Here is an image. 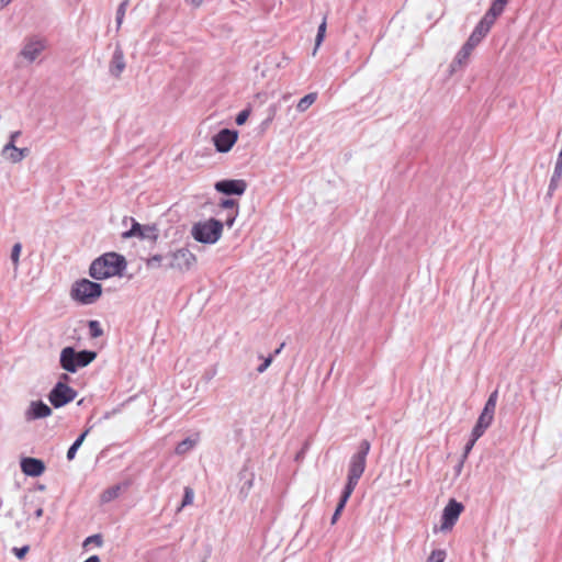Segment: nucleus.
I'll return each instance as SVG.
<instances>
[{"instance_id":"obj_1","label":"nucleus","mask_w":562,"mask_h":562,"mask_svg":"<svg viewBox=\"0 0 562 562\" xmlns=\"http://www.w3.org/2000/svg\"><path fill=\"white\" fill-rule=\"evenodd\" d=\"M126 265L124 256L116 252H106L92 261L89 274L95 280L122 276Z\"/></svg>"},{"instance_id":"obj_2","label":"nucleus","mask_w":562,"mask_h":562,"mask_svg":"<svg viewBox=\"0 0 562 562\" xmlns=\"http://www.w3.org/2000/svg\"><path fill=\"white\" fill-rule=\"evenodd\" d=\"M97 358V352L91 350L77 351L74 347H65L60 351L59 364L70 373L89 366Z\"/></svg>"},{"instance_id":"obj_3","label":"nucleus","mask_w":562,"mask_h":562,"mask_svg":"<svg viewBox=\"0 0 562 562\" xmlns=\"http://www.w3.org/2000/svg\"><path fill=\"white\" fill-rule=\"evenodd\" d=\"M223 223L215 218L198 222L192 226L191 235L202 244H215L222 236Z\"/></svg>"},{"instance_id":"obj_4","label":"nucleus","mask_w":562,"mask_h":562,"mask_svg":"<svg viewBox=\"0 0 562 562\" xmlns=\"http://www.w3.org/2000/svg\"><path fill=\"white\" fill-rule=\"evenodd\" d=\"M102 294V286L100 283L90 281L88 279H81L76 281L70 291L72 300L77 301L82 305H89L94 303Z\"/></svg>"},{"instance_id":"obj_5","label":"nucleus","mask_w":562,"mask_h":562,"mask_svg":"<svg viewBox=\"0 0 562 562\" xmlns=\"http://www.w3.org/2000/svg\"><path fill=\"white\" fill-rule=\"evenodd\" d=\"M166 267L180 272L189 271L196 262V257L187 248H180L166 255Z\"/></svg>"},{"instance_id":"obj_6","label":"nucleus","mask_w":562,"mask_h":562,"mask_svg":"<svg viewBox=\"0 0 562 562\" xmlns=\"http://www.w3.org/2000/svg\"><path fill=\"white\" fill-rule=\"evenodd\" d=\"M77 396V391L59 381L55 384L48 394V400L55 408H59L70 402Z\"/></svg>"},{"instance_id":"obj_7","label":"nucleus","mask_w":562,"mask_h":562,"mask_svg":"<svg viewBox=\"0 0 562 562\" xmlns=\"http://www.w3.org/2000/svg\"><path fill=\"white\" fill-rule=\"evenodd\" d=\"M464 507L460 502H457L454 498H451L442 512V522L440 526L441 531L451 530L459 519L460 514L463 512Z\"/></svg>"},{"instance_id":"obj_8","label":"nucleus","mask_w":562,"mask_h":562,"mask_svg":"<svg viewBox=\"0 0 562 562\" xmlns=\"http://www.w3.org/2000/svg\"><path fill=\"white\" fill-rule=\"evenodd\" d=\"M496 16L492 15L490 12H486L477 25L474 27L467 43L473 46L474 48L481 43V41L487 35L492 25L496 21Z\"/></svg>"},{"instance_id":"obj_9","label":"nucleus","mask_w":562,"mask_h":562,"mask_svg":"<svg viewBox=\"0 0 562 562\" xmlns=\"http://www.w3.org/2000/svg\"><path fill=\"white\" fill-rule=\"evenodd\" d=\"M364 469H366V460L351 457L350 463H349V470H348V480H347V484L345 485V488H344L347 491V493L353 492L361 475L364 472Z\"/></svg>"},{"instance_id":"obj_10","label":"nucleus","mask_w":562,"mask_h":562,"mask_svg":"<svg viewBox=\"0 0 562 562\" xmlns=\"http://www.w3.org/2000/svg\"><path fill=\"white\" fill-rule=\"evenodd\" d=\"M238 138V132L224 128L213 137V143L217 151L227 153L234 146Z\"/></svg>"},{"instance_id":"obj_11","label":"nucleus","mask_w":562,"mask_h":562,"mask_svg":"<svg viewBox=\"0 0 562 562\" xmlns=\"http://www.w3.org/2000/svg\"><path fill=\"white\" fill-rule=\"evenodd\" d=\"M215 189L226 195H241L247 189V183L241 179L221 180L215 183Z\"/></svg>"},{"instance_id":"obj_12","label":"nucleus","mask_w":562,"mask_h":562,"mask_svg":"<svg viewBox=\"0 0 562 562\" xmlns=\"http://www.w3.org/2000/svg\"><path fill=\"white\" fill-rule=\"evenodd\" d=\"M44 49L45 43L40 38L33 37L24 43L19 55L29 63H33Z\"/></svg>"},{"instance_id":"obj_13","label":"nucleus","mask_w":562,"mask_h":562,"mask_svg":"<svg viewBox=\"0 0 562 562\" xmlns=\"http://www.w3.org/2000/svg\"><path fill=\"white\" fill-rule=\"evenodd\" d=\"M52 415V408L42 401H32L24 413L26 422L45 418Z\"/></svg>"},{"instance_id":"obj_14","label":"nucleus","mask_w":562,"mask_h":562,"mask_svg":"<svg viewBox=\"0 0 562 562\" xmlns=\"http://www.w3.org/2000/svg\"><path fill=\"white\" fill-rule=\"evenodd\" d=\"M125 67L124 52L121 45L116 44L109 64V72L112 77L120 78Z\"/></svg>"},{"instance_id":"obj_15","label":"nucleus","mask_w":562,"mask_h":562,"mask_svg":"<svg viewBox=\"0 0 562 562\" xmlns=\"http://www.w3.org/2000/svg\"><path fill=\"white\" fill-rule=\"evenodd\" d=\"M238 477L240 482L239 497L241 499H246L250 490L254 486L255 473L249 470L248 464L246 463L239 471Z\"/></svg>"},{"instance_id":"obj_16","label":"nucleus","mask_w":562,"mask_h":562,"mask_svg":"<svg viewBox=\"0 0 562 562\" xmlns=\"http://www.w3.org/2000/svg\"><path fill=\"white\" fill-rule=\"evenodd\" d=\"M21 470L24 474L36 477L44 473L45 464L40 459L27 457L21 460Z\"/></svg>"},{"instance_id":"obj_17","label":"nucleus","mask_w":562,"mask_h":562,"mask_svg":"<svg viewBox=\"0 0 562 562\" xmlns=\"http://www.w3.org/2000/svg\"><path fill=\"white\" fill-rule=\"evenodd\" d=\"M473 49L474 47L465 42L452 60L450 65V71L456 72L460 68L464 67L468 64L469 57L471 56Z\"/></svg>"},{"instance_id":"obj_18","label":"nucleus","mask_w":562,"mask_h":562,"mask_svg":"<svg viewBox=\"0 0 562 562\" xmlns=\"http://www.w3.org/2000/svg\"><path fill=\"white\" fill-rule=\"evenodd\" d=\"M493 419V416L481 413L472 429L471 436L474 437V439L482 437L485 430L491 426Z\"/></svg>"},{"instance_id":"obj_19","label":"nucleus","mask_w":562,"mask_h":562,"mask_svg":"<svg viewBox=\"0 0 562 562\" xmlns=\"http://www.w3.org/2000/svg\"><path fill=\"white\" fill-rule=\"evenodd\" d=\"M43 505H44V502L41 498L25 497L24 505H23L24 513L29 515L31 513V510H33L34 516L36 518H41L44 513Z\"/></svg>"},{"instance_id":"obj_20","label":"nucleus","mask_w":562,"mask_h":562,"mask_svg":"<svg viewBox=\"0 0 562 562\" xmlns=\"http://www.w3.org/2000/svg\"><path fill=\"white\" fill-rule=\"evenodd\" d=\"M133 224H132V227L131 229L124 232L122 234L123 238H131V237H139V235L142 234L143 231H148L151 233V235H154V232L156 231V227L155 226H148V225H140L138 222H136L135 220H133Z\"/></svg>"},{"instance_id":"obj_21","label":"nucleus","mask_w":562,"mask_h":562,"mask_svg":"<svg viewBox=\"0 0 562 562\" xmlns=\"http://www.w3.org/2000/svg\"><path fill=\"white\" fill-rule=\"evenodd\" d=\"M562 178V167L554 166L553 173L550 179L549 188H548V195L551 196L553 192L558 189L560 181Z\"/></svg>"},{"instance_id":"obj_22","label":"nucleus","mask_w":562,"mask_h":562,"mask_svg":"<svg viewBox=\"0 0 562 562\" xmlns=\"http://www.w3.org/2000/svg\"><path fill=\"white\" fill-rule=\"evenodd\" d=\"M351 492H348L346 490L342 491L340 499L336 506V509L334 512V515L331 517V524H336L337 519L339 518L341 512L344 510L349 497L351 496Z\"/></svg>"},{"instance_id":"obj_23","label":"nucleus","mask_w":562,"mask_h":562,"mask_svg":"<svg viewBox=\"0 0 562 562\" xmlns=\"http://www.w3.org/2000/svg\"><path fill=\"white\" fill-rule=\"evenodd\" d=\"M196 442L198 439L188 437L177 445L175 452L179 456L186 454L195 447Z\"/></svg>"},{"instance_id":"obj_24","label":"nucleus","mask_w":562,"mask_h":562,"mask_svg":"<svg viewBox=\"0 0 562 562\" xmlns=\"http://www.w3.org/2000/svg\"><path fill=\"white\" fill-rule=\"evenodd\" d=\"M497 398H498V391L495 390L490 394L482 413L494 417Z\"/></svg>"},{"instance_id":"obj_25","label":"nucleus","mask_w":562,"mask_h":562,"mask_svg":"<svg viewBox=\"0 0 562 562\" xmlns=\"http://www.w3.org/2000/svg\"><path fill=\"white\" fill-rule=\"evenodd\" d=\"M317 99L316 92L304 95L296 104V110L301 113L305 112Z\"/></svg>"},{"instance_id":"obj_26","label":"nucleus","mask_w":562,"mask_h":562,"mask_svg":"<svg viewBox=\"0 0 562 562\" xmlns=\"http://www.w3.org/2000/svg\"><path fill=\"white\" fill-rule=\"evenodd\" d=\"M121 490H122V487L120 484L106 488L101 494V502L109 503V502L115 499L116 497H119Z\"/></svg>"},{"instance_id":"obj_27","label":"nucleus","mask_w":562,"mask_h":562,"mask_svg":"<svg viewBox=\"0 0 562 562\" xmlns=\"http://www.w3.org/2000/svg\"><path fill=\"white\" fill-rule=\"evenodd\" d=\"M90 429H87L86 431H83L75 441L74 443L69 447L68 451H67V459L70 461L72 459H75L76 457V453H77V450L80 448V446L82 445L86 436L88 435Z\"/></svg>"},{"instance_id":"obj_28","label":"nucleus","mask_w":562,"mask_h":562,"mask_svg":"<svg viewBox=\"0 0 562 562\" xmlns=\"http://www.w3.org/2000/svg\"><path fill=\"white\" fill-rule=\"evenodd\" d=\"M29 153H30L29 148H18V147H15V149H12L10 151V154L7 155V157L12 162H20L23 158H25L29 155Z\"/></svg>"},{"instance_id":"obj_29","label":"nucleus","mask_w":562,"mask_h":562,"mask_svg":"<svg viewBox=\"0 0 562 562\" xmlns=\"http://www.w3.org/2000/svg\"><path fill=\"white\" fill-rule=\"evenodd\" d=\"M508 1L509 0H494L487 12L498 18L503 13Z\"/></svg>"},{"instance_id":"obj_30","label":"nucleus","mask_w":562,"mask_h":562,"mask_svg":"<svg viewBox=\"0 0 562 562\" xmlns=\"http://www.w3.org/2000/svg\"><path fill=\"white\" fill-rule=\"evenodd\" d=\"M128 3H130V0H123L116 10V27H117V30L121 27V25L123 23Z\"/></svg>"},{"instance_id":"obj_31","label":"nucleus","mask_w":562,"mask_h":562,"mask_svg":"<svg viewBox=\"0 0 562 562\" xmlns=\"http://www.w3.org/2000/svg\"><path fill=\"white\" fill-rule=\"evenodd\" d=\"M183 498L182 503L178 508V512H180L183 507L189 506L193 503L194 498V491L190 486H186L183 491Z\"/></svg>"},{"instance_id":"obj_32","label":"nucleus","mask_w":562,"mask_h":562,"mask_svg":"<svg viewBox=\"0 0 562 562\" xmlns=\"http://www.w3.org/2000/svg\"><path fill=\"white\" fill-rule=\"evenodd\" d=\"M370 451V442L368 440H362L359 445L358 452L355 453L352 457L367 460V456Z\"/></svg>"},{"instance_id":"obj_33","label":"nucleus","mask_w":562,"mask_h":562,"mask_svg":"<svg viewBox=\"0 0 562 562\" xmlns=\"http://www.w3.org/2000/svg\"><path fill=\"white\" fill-rule=\"evenodd\" d=\"M325 33H326V19H324L323 22L318 26L316 38H315L314 53L316 52V49L321 46L322 42L324 41Z\"/></svg>"},{"instance_id":"obj_34","label":"nucleus","mask_w":562,"mask_h":562,"mask_svg":"<svg viewBox=\"0 0 562 562\" xmlns=\"http://www.w3.org/2000/svg\"><path fill=\"white\" fill-rule=\"evenodd\" d=\"M21 135V132L20 131H15L13 133H11L10 135V140L9 143L3 147L2 149V155L3 156H7L9 151H11L12 149H15V139Z\"/></svg>"},{"instance_id":"obj_35","label":"nucleus","mask_w":562,"mask_h":562,"mask_svg":"<svg viewBox=\"0 0 562 562\" xmlns=\"http://www.w3.org/2000/svg\"><path fill=\"white\" fill-rule=\"evenodd\" d=\"M89 329H90V335L93 338L100 337L103 334L98 321H90Z\"/></svg>"},{"instance_id":"obj_36","label":"nucleus","mask_w":562,"mask_h":562,"mask_svg":"<svg viewBox=\"0 0 562 562\" xmlns=\"http://www.w3.org/2000/svg\"><path fill=\"white\" fill-rule=\"evenodd\" d=\"M164 259H166V256L155 255L147 260L146 266L148 268H158Z\"/></svg>"},{"instance_id":"obj_37","label":"nucleus","mask_w":562,"mask_h":562,"mask_svg":"<svg viewBox=\"0 0 562 562\" xmlns=\"http://www.w3.org/2000/svg\"><path fill=\"white\" fill-rule=\"evenodd\" d=\"M249 114H250V110L249 109H245L243 111H240L236 119H235V122L237 125H243L245 124V122L248 120L249 117Z\"/></svg>"},{"instance_id":"obj_38","label":"nucleus","mask_w":562,"mask_h":562,"mask_svg":"<svg viewBox=\"0 0 562 562\" xmlns=\"http://www.w3.org/2000/svg\"><path fill=\"white\" fill-rule=\"evenodd\" d=\"M445 560V552L441 550L432 551L429 555L427 562H443Z\"/></svg>"},{"instance_id":"obj_39","label":"nucleus","mask_w":562,"mask_h":562,"mask_svg":"<svg viewBox=\"0 0 562 562\" xmlns=\"http://www.w3.org/2000/svg\"><path fill=\"white\" fill-rule=\"evenodd\" d=\"M225 210L237 211V202L233 199L223 200L220 204Z\"/></svg>"},{"instance_id":"obj_40","label":"nucleus","mask_w":562,"mask_h":562,"mask_svg":"<svg viewBox=\"0 0 562 562\" xmlns=\"http://www.w3.org/2000/svg\"><path fill=\"white\" fill-rule=\"evenodd\" d=\"M21 249H22V246L19 243H16L12 247L11 260L13 261L14 265H18V262H19V257H20V254H21Z\"/></svg>"},{"instance_id":"obj_41","label":"nucleus","mask_w":562,"mask_h":562,"mask_svg":"<svg viewBox=\"0 0 562 562\" xmlns=\"http://www.w3.org/2000/svg\"><path fill=\"white\" fill-rule=\"evenodd\" d=\"M272 360H273V356L272 355H270L269 357L265 358L263 362L257 368V372L258 373H263L269 368V366L272 363Z\"/></svg>"},{"instance_id":"obj_42","label":"nucleus","mask_w":562,"mask_h":562,"mask_svg":"<svg viewBox=\"0 0 562 562\" xmlns=\"http://www.w3.org/2000/svg\"><path fill=\"white\" fill-rule=\"evenodd\" d=\"M268 112H269L268 117L263 121L265 125H268L274 119V116L277 114V105L276 104L270 105L268 109Z\"/></svg>"},{"instance_id":"obj_43","label":"nucleus","mask_w":562,"mask_h":562,"mask_svg":"<svg viewBox=\"0 0 562 562\" xmlns=\"http://www.w3.org/2000/svg\"><path fill=\"white\" fill-rule=\"evenodd\" d=\"M30 550V547L29 546H24V547H21V548H13V553L15 554V557L18 559H23L26 553L29 552Z\"/></svg>"},{"instance_id":"obj_44","label":"nucleus","mask_w":562,"mask_h":562,"mask_svg":"<svg viewBox=\"0 0 562 562\" xmlns=\"http://www.w3.org/2000/svg\"><path fill=\"white\" fill-rule=\"evenodd\" d=\"M91 542H94L97 546H101L102 544V537L100 535L90 536V537H88L85 540V546L88 544V543H91Z\"/></svg>"},{"instance_id":"obj_45","label":"nucleus","mask_w":562,"mask_h":562,"mask_svg":"<svg viewBox=\"0 0 562 562\" xmlns=\"http://www.w3.org/2000/svg\"><path fill=\"white\" fill-rule=\"evenodd\" d=\"M477 439H474V437L471 436V439L470 441L465 445L464 447V453H463V457L467 458L469 452L471 451V449L473 448L474 443L476 442Z\"/></svg>"},{"instance_id":"obj_46","label":"nucleus","mask_w":562,"mask_h":562,"mask_svg":"<svg viewBox=\"0 0 562 562\" xmlns=\"http://www.w3.org/2000/svg\"><path fill=\"white\" fill-rule=\"evenodd\" d=\"M139 238L156 239L157 238V229L154 232V235H151V233L148 231H143L142 234L139 235Z\"/></svg>"},{"instance_id":"obj_47","label":"nucleus","mask_w":562,"mask_h":562,"mask_svg":"<svg viewBox=\"0 0 562 562\" xmlns=\"http://www.w3.org/2000/svg\"><path fill=\"white\" fill-rule=\"evenodd\" d=\"M237 213H238L237 211H233V212H231L229 216H228V217H227V220H226V225H227L228 227H232V226H233V224H234V222H235V218H236V216H237Z\"/></svg>"},{"instance_id":"obj_48","label":"nucleus","mask_w":562,"mask_h":562,"mask_svg":"<svg viewBox=\"0 0 562 562\" xmlns=\"http://www.w3.org/2000/svg\"><path fill=\"white\" fill-rule=\"evenodd\" d=\"M83 562H100V559L98 555H91Z\"/></svg>"},{"instance_id":"obj_49","label":"nucleus","mask_w":562,"mask_h":562,"mask_svg":"<svg viewBox=\"0 0 562 562\" xmlns=\"http://www.w3.org/2000/svg\"><path fill=\"white\" fill-rule=\"evenodd\" d=\"M555 166L562 167V148H561V151L559 153Z\"/></svg>"},{"instance_id":"obj_50","label":"nucleus","mask_w":562,"mask_h":562,"mask_svg":"<svg viewBox=\"0 0 562 562\" xmlns=\"http://www.w3.org/2000/svg\"><path fill=\"white\" fill-rule=\"evenodd\" d=\"M203 0H187V2L191 3L194 7H198L202 3Z\"/></svg>"},{"instance_id":"obj_51","label":"nucleus","mask_w":562,"mask_h":562,"mask_svg":"<svg viewBox=\"0 0 562 562\" xmlns=\"http://www.w3.org/2000/svg\"><path fill=\"white\" fill-rule=\"evenodd\" d=\"M12 0H0V10L7 7Z\"/></svg>"},{"instance_id":"obj_52","label":"nucleus","mask_w":562,"mask_h":562,"mask_svg":"<svg viewBox=\"0 0 562 562\" xmlns=\"http://www.w3.org/2000/svg\"><path fill=\"white\" fill-rule=\"evenodd\" d=\"M283 347H284V342H282V344L280 345V347H279L278 349H276V350H274V352H273V355H272V356L274 357V356L279 355V353L281 352V350H282V348H283Z\"/></svg>"},{"instance_id":"obj_53","label":"nucleus","mask_w":562,"mask_h":562,"mask_svg":"<svg viewBox=\"0 0 562 562\" xmlns=\"http://www.w3.org/2000/svg\"><path fill=\"white\" fill-rule=\"evenodd\" d=\"M61 379H63V380H68V379H69V376H68L66 373H64V374H61Z\"/></svg>"},{"instance_id":"obj_54","label":"nucleus","mask_w":562,"mask_h":562,"mask_svg":"<svg viewBox=\"0 0 562 562\" xmlns=\"http://www.w3.org/2000/svg\"><path fill=\"white\" fill-rule=\"evenodd\" d=\"M202 562H205V561H202Z\"/></svg>"}]
</instances>
